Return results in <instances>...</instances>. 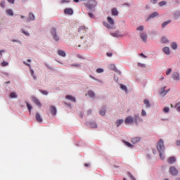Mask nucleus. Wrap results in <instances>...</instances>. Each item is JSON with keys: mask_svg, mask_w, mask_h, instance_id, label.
<instances>
[{"mask_svg": "<svg viewBox=\"0 0 180 180\" xmlns=\"http://www.w3.org/2000/svg\"><path fill=\"white\" fill-rule=\"evenodd\" d=\"M110 69L112 70V71H117V69H116V66L115 64L110 65Z\"/></svg>", "mask_w": 180, "mask_h": 180, "instance_id": "obj_26", "label": "nucleus"}, {"mask_svg": "<svg viewBox=\"0 0 180 180\" xmlns=\"http://www.w3.org/2000/svg\"><path fill=\"white\" fill-rule=\"evenodd\" d=\"M25 103H26L27 109H28V110H29V112L30 113L32 112V109H33V107H32V105H30L27 101H26Z\"/></svg>", "mask_w": 180, "mask_h": 180, "instance_id": "obj_23", "label": "nucleus"}, {"mask_svg": "<svg viewBox=\"0 0 180 180\" xmlns=\"http://www.w3.org/2000/svg\"><path fill=\"white\" fill-rule=\"evenodd\" d=\"M72 67H81V65H79V64H73V65H72Z\"/></svg>", "mask_w": 180, "mask_h": 180, "instance_id": "obj_52", "label": "nucleus"}, {"mask_svg": "<svg viewBox=\"0 0 180 180\" xmlns=\"http://www.w3.org/2000/svg\"><path fill=\"white\" fill-rule=\"evenodd\" d=\"M27 63H32V60L30 59H28Z\"/></svg>", "mask_w": 180, "mask_h": 180, "instance_id": "obj_61", "label": "nucleus"}, {"mask_svg": "<svg viewBox=\"0 0 180 180\" xmlns=\"http://www.w3.org/2000/svg\"><path fill=\"white\" fill-rule=\"evenodd\" d=\"M138 67H140L141 68H146V64L139 63Z\"/></svg>", "mask_w": 180, "mask_h": 180, "instance_id": "obj_36", "label": "nucleus"}, {"mask_svg": "<svg viewBox=\"0 0 180 180\" xmlns=\"http://www.w3.org/2000/svg\"><path fill=\"white\" fill-rule=\"evenodd\" d=\"M136 30L143 32V30H144V27L143 25L139 26L136 28Z\"/></svg>", "mask_w": 180, "mask_h": 180, "instance_id": "obj_37", "label": "nucleus"}, {"mask_svg": "<svg viewBox=\"0 0 180 180\" xmlns=\"http://www.w3.org/2000/svg\"><path fill=\"white\" fill-rule=\"evenodd\" d=\"M10 4H15V0H7Z\"/></svg>", "mask_w": 180, "mask_h": 180, "instance_id": "obj_54", "label": "nucleus"}, {"mask_svg": "<svg viewBox=\"0 0 180 180\" xmlns=\"http://www.w3.org/2000/svg\"><path fill=\"white\" fill-rule=\"evenodd\" d=\"M170 72H172V69H167V70L166 71V75H168Z\"/></svg>", "mask_w": 180, "mask_h": 180, "instance_id": "obj_46", "label": "nucleus"}, {"mask_svg": "<svg viewBox=\"0 0 180 180\" xmlns=\"http://www.w3.org/2000/svg\"><path fill=\"white\" fill-rule=\"evenodd\" d=\"M51 112L53 116L57 114V108L53 105L51 106Z\"/></svg>", "mask_w": 180, "mask_h": 180, "instance_id": "obj_15", "label": "nucleus"}, {"mask_svg": "<svg viewBox=\"0 0 180 180\" xmlns=\"http://www.w3.org/2000/svg\"><path fill=\"white\" fill-rule=\"evenodd\" d=\"M87 94L90 98H95V92L93 91H89Z\"/></svg>", "mask_w": 180, "mask_h": 180, "instance_id": "obj_21", "label": "nucleus"}, {"mask_svg": "<svg viewBox=\"0 0 180 180\" xmlns=\"http://www.w3.org/2000/svg\"><path fill=\"white\" fill-rule=\"evenodd\" d=\"M175 161H176V158H175V157H170L167 160L168 164H170V165L174 164V162H175Z\"/></svg>", "mask_w": 180, "mask_h": 180, "instance_id": "obj_13", "label": "nucleus"}, {"mask_svg": "<svg viewBox=\"0 0 180 180\" xmlns=\"http://www.w3.org/2000/svg\"><path fill=\"white\" fill-rule=\"evenodd\" d=\"M160 153V158L161 160H164L165 157H164V152H159Z\"/></svg>", "mask_w": 180, "mask_h": 180, "instance_id": "obj_42", "label": "nucleus"}, {"mask_svg": "<svg viewBox=\"0 0 180 180\" xmlns=\"http://www.w3.org/2000/svg\"><path fill=\"white\" fill-rule=\"evenodd\" d=\"M162 51L163 53H165V54H169L170 51H169V48L167 46H165V48L162 49Z\"/></svg>", "mask_w": 180, "mask_h": 180, "instance_id": "obj_18", "label": "nucleus"}, {"mask_svg": "<svg viewBox=\"0 0 180 180\" xmlns=\"http://www.w3.org/2000/svg\"><path fill=\"white\" fill-rule=\"evenodd\" d=\"M24 64H25V65H27V67H30L31 75H32V78H34V79H36V76L34 75V70H33L32 69V67L30 66V64L27 63L26 62H24Z\"/></svg>", "mask_w": 180, "mask_h": 180, "instance_id": "obj_8", "label": "nucleus"}, {"mask_svg": "<svg viewBox=\"0 0 180 180\" xmlns=\"http://www.w3.org/2000/svg\"><path fill=\"white\" fill-rule=\"evenodd\" d=\"M160 6H164V5H167V1H162L159 3Z\"/></svg>", "mask_w": 180, "mask_h": 180, "instance_id": "obj_40", "label": "nucleus"}, {"mask_svg": "<svg viewBox=\"0 0 180 180\" xmlns=\"http://www.w3.org/2000/svg\"><path fill=\"white\" fill-rule=\"evenodd\" d=\"M124 142L126 144V146H127L128 147H130V148H133V145H131V143H130L127 141H124Z\"/></svg>", "mask_w": 180, "mask_h": 180, "instance_id": "obj_38", "label": "nucleus"}, {"mask_svg": "<svg viewBox=\"0 0 180 180\" xmlns=\"http://www.w3.org/2000/svg\"><path fill=\"white\" fill-rule=\"evenodd\" d=\"M172 49H173V50H176L178 45L176 44V43L173 42L171 44Z\"/></svg>", "mask_w": 180, "mask_h": 180, "instance_id": "obj_30", "label": "nucleus"}, {"mask_svg": "<svg viewBox=\"0 0 180 180\" xmlns=\"http://www.w3.org/2000/svg\"><path fill=\"white\" fill-rule=\"evenodd\" d=\"M66 99L71 101V102H76L75 97L72 96H70V95L66 96Z\"/></svg>", "mask_w": 180, "mask_h": 180, "instance_id": "obj_16", "label": "nucleus"}, {"mask_svg": "<svg viewBox=\"0 0 180 180\" xmlns=\"http://www.w3.org/2000/svg\"><path fill=\"white\" fill-rule=\"evenodd\" d=\"M6 13H7V15H8L9 16H13V11H12L11 9H8V10H6Z\"/></svg>", "mask_w": 180, "mask_h": 180, "instance_id": "obj_28", "label": "nucleus"}, {"mask_svg": "<svg viewBox=\"0 0 180 180\" xmlns=\"http://www.w3.org/2000/svg\"><path fill=\"white\" fill-rule=\"evenodd\" d=\"M91 113H92V111L89 110V111H88V115H91Z\"/></svg>", "mask_w": 180, "mask_h": 180, "instance_id": "obj_60", "label": "nucleus"}, {"mask_svg": "<svg viewBox=\"0 0 180 180\" xmlns=\"http://www.w3.org/2000/svg\"><path fill=\"white\" fill-rule=\"evenodd\" d=\"M65 2H66L67 4H68V2H70V1H67V0H62V1H61V4H65Z\"/></svg>", "mask_w": 180, "mask_h": 180, "instance_id": "obj_53", "label": "nucleus"}, {"mask_svg": "<svg viewBox=\"0 0 180 180\" xmlns=\"http://www.w3.org/2000/svg\"><path fill=\"white\" fill-rule=\"evenodd\" d=\"M112 15H114V16H117V15L119 14V12L117 11V9L112 8Z\"/></svg>", "mask_w": 180, "mask_h": 180, "instance_id": "obj_25", "label": "nucleus"}, {"mask_svg": "<svg viewBox=\"0 0 180 180\" xmlns=\"http://www.w3.org/2000/svg\"><path fill=\"white\" fill-rule=\"evenodd\" d=\"M163 112H164L165 113H168V112H169V108H167V107L163 109Z\"/></svg>", "mask_w": 180, "mask_h": 180, "instance_id": "obj_45", "label": "nucleus"}, {"mask_svg": "<svg viewBox=\"0 0 180 180\" xmlns=\"http://www.w3.org/2000/svg\"><path fill=\"white\" fill-rule=\"evenodd\" d=\"M160 41H161V43H164V44L168 43V39H167V37H162L161 38Z\"/></svg>", "mask_w": 180, "mask_h": 180, "instance_id": "obj_24", "label": "nucleus"}, {"mask_svg": "<svg viewBox=\"0 0 180 180\" xmlns=\"http://www.w3.org/2000/svg\"><path fill=\"white\" fill-rule=\"evenodd\" d=\"M58 56H60V57H65V56H66L65 51H64L63 50L58 51Z\"/></svg>", "mask_w": 180, "mask_h": 180, "instance_id": "obj_19", "label": "nucleus"}, {"mask_svg": "<svg viewBox=\"0 0 180 180\" xmlns=\"http://www.w3.org/2000/svg\"><path fill=\"white\" fill-rule=\"evenodd\" d=\"M41 94H42L43 95H49V92H47V91L46 90H39Z\"/></svg>", "mask_w": 180, "mask_h": 180, "instance_id": "obj_39", "label": "nucleus"}, {"mask_svg": "<svg viewBox=\"0 0 180 180\" xmlns=\"http://www.w3.org/2000/svg\"><path fill=\"white\" fill-rule=\"evenodd\" d=\"M1 65L2 67H6V65H8V62L4 61L3 63H1Z\"/></svg>", "mask_w": 180, "mask_h": 180, "instance_id": "obj_48", "label": "nucleus"}, {"mask_svg": "<svg viewBox=\"0 0 180 180\" xmlns=\"http://www.w3.org/2000/svg\"><path fill=\"white\" fill-rule=\"evenodd\" d=\"M138 120H139V122H143V120L140 118L139 114H136L134 115V118L131 116H128L125 119V123L126 124H132V123H135V124H139Z\"/></svg>", "mask_w": 180, "mask_h": 180, "instance_id": "obj_1", "label": "nucleus"}, {"mask_svg": "<svg viewBox=\"0 0 180 180\" xmlns=\"http://www.w3.org/2000/svg\"><path fill=\"white\" fill-rule=\"evenodd\" d=\"M96 72H97L98 74H101V72H103V69H102V68H98V69L96 70Z\"/></svg>", "mask_w": 180, "mask_h": 180, "instance_id": "obj_43", "label": "nucleus"}, {"mask_svg": "<svg viewBox=\"0 0 180 180\" xmlns=\"http://www.w3.org/2000/svg\"><path fill=\"white\" fill-rule=\"evenodd\" d=\"M140 140H141L140 137H135L131 139V143H133V144H136V143H139Z\"/></svg>", "mask_w": 180, "mask_h": 180, "instance_id": "obj_17", "label": "nucleus"}, {"mask_svg": "<svg viewBox=\"0 0 180 180\" xmlns=\"http://www.w3.org/2000/svg\"><path fill=\"white\" fill-rule=\"evenodd\" d=\"M97 4L98 3L95 0H89L87 4V8H89V9H92L96 6Z\"/></svg>", "mask_w": 180, "mask_h": 180, "instance_id": "obj_5", "label": "nucleus"}, {"mask_svg": "<svg viewBox=\"0 0 180 180\" xmlns=\"http://www.w3.org/2000/svg\"><path fill=\"white\" fill-rule=\"evenodd\" d=\"M10 96H11V98H18V95H17L16 93H15V92L11 93V94H10Z\"/></svg>", "mask_w": 180, "mask_h": 180, "instance_id": "obj_35", "label": "nucleus"}, {"mask_svg": "<svg viewBox=\"0 0 180 180\" xmlns=\"http://www.w3.org/2000/svg\"><path fill=\"white\" fill-rule=\"evenodd\" d=\"M176 180H180V179H179V178H177V179H176Z\"/></svg>", "mask_w": 180, "mask_h": 180, "instance_id": "obj_64", "label": "nucleus"}, {"mask_svg": "<svg viewBox=\"0 0 180 180\" xmlns=\"http://www.w3.org/2000/svg\"><path fill=\"white\" fill-rule=\"evenodd\" d=\"M90 127L91 129H96V127H98V125L96 124V123L92 122L90 124Z\"/></svg>", "mask_w": 180, "mask_h": 180, "instance_id": "obj_32", "label": "nucleus"}, {"mask_svg": "<svg viewBox=\"0 0 180 180\" xmlns=\"http://www.w3.org/2000/svg\"><path fill=\"white\" fill-rule=\"evenodd\" d=\"M108 57H112V53H107Z\"/></svg>", "mask_w": 180, "mask_h": 180, "instance_id": "obj_57", "label": "nucleus"}, {"mask_svg": "<svg viewBox=\"0 0 180 180\" xmlns=\"http://www.w3.org/2000/svg\"><path fill=\"white\" fill-rule=\"evenodd\" d=\"M5 84H11V82L10 81L6 82Z\"/></svg>", "mask_w": 180, "mask_h": 180, "instance_id": "obj_63", "label": "nucleus"}, {"mask_svg": "<svg viewBox=\"0 0 180 180\" xmlns=\"http://www.w3.org/2000/svg\"><path fill=\"white\" fill-rule=\"evenodd\" d=\"M89 163H86V164H85V167H89Z\"/></svg>", "mask_w": 180, "mask_h": 180, "instance_id": "obj_59", "label": "nucleus"}, {"mask_svg": "<svg viewBox=\"0 0 180 180\" xmlns=\"http://www.w3.org/2000/svg\"><path fill=\"white\" fill-rule=\"evenodd\" d=\"M64 13H65V15H72V13H74V11L72 8H65L64 10Z\"/></svg>", "mask_w": 180, "mask_h": 180, "instance_id": "obj_11", "label": "nucleus"}, {"mask_svg": "<svg viewBox=\"0 0 180 180\" xmlns=\"http://www.w3.org/2000/svg\"><path fill=\"white\" fill-rule=\"evenodd\" d=\"M32 102L35 103V105H37V106H39V108H41V103H40V101L36 98V97H32Z\"/></svg>", "mask_w": 180, "mask_h": 180, "instance_id": "obj_7", "label": "nucleus"}, {"mask_svg": "<svg viewBox=\"0 0 180 180\" xmlns=\"http://www.w3.org/2000/svg\"><path fill=\"white\" fill-rule=\"evenodd\" d=\"M88 30V28H86L85 26H80L78 29L79 33H86Z\"/></svg>", "mask_w": 180, "mask_h": 180, "instance_id": "obj_9", "label": "nucleus"}, {"mask_svg": "<svg viewBox=\"0 0 180 180\" xmlns=\"http://www.w3.org/2000/svg\"><path fill=\"white\" fill-rule=\"evenodd\" d=\"M143 103L144 105H146V108H150V102L148 101V100L145 99L143 100Z\"/></svg>", "mask_w": 180, "mask_h": 180, "instance_id": "obj_27", "label": "nucleus"}, {"mask_svg": "<svg viewBox=\"0 0 180 180\" xmlns=\"http://www.w3.org/2000/svg\"><path fill=\"white\" fill-rule=\"evenodd\" d=\"M105 114H106V111L105 110L100 111V115H101V116H105Z\"/></svg>", "mask_w": 180, "mask_h": 180, "instance_id": "obj_47", "label": "nucleus"}, {"mask_svg": "<svg viewBox=\"0 0 180 180\" xmlns=\"http://www.w3.org/2000/svg\"><path fill=\"white\" fill-rule=\"evenodd\" d=\"M46 67H47V68H49V70H51V68H50V66H49V65H46Z\"/></svg>", "mask_w": 180, "mask_h": 180, "instance_id": "obj_62", "label": "nucleus"}, {"mask_svg": "<svg viewBox=\"0 0 180 180\" xmlns=\"http://www.w3.org/2000/svg\"><path fill=\"white\" fill-rule=\"evenodd\" d=\"M0 5H1V8H5V1H1Z\"/></svg>", "mask_w": 180, "mask_h": 180, "instance_id": "obj_50", "label": "nucleus"}, {"mask_svg": "<svg viewBox=\"0 0 180 180\" xmlns=\"http://www.w3.org/2000/svg\"><path fill=\"white\" fill-rule=\"evenodd\" d=\"M128 175L131 180H136V179L134 178V176H133V174H131V173H128Z\"/></svg>", "mask_w": 180, "mask_h": 180, "instance_id": "obj_41", "label": "nucleus"}, {"mask_svg": "<svg viewBox=\"0 0 180 180\" xmlns=\"http://www.w3.org/2000/svg\"><path fill=\"white\" fill-rule=\"evenodd\" d=\"M107 20L109 24H108L105 22H103L104 26L108 29H112V27H113V25H115V20H113V18H112L111 17H108Z\"/></svg>", "mask_w": 180, "mask_h": 180, "instance_id": "obj_2", "label": "nucleus"}, {"mask_svg": "<svg viewBox=\"0 0 180 180\" xmlns=\"http://www.w3.org/2000/svg\"><path fill=\"white\" fill-rule=\"evenodd\" d=\"M29 19L30 20H34V15H33L32 13H30Z\"/></svg>", "mask_w": 180, "mask_h": 180, "instance_id": "obj_34", "label": "nucleus"}, {"mask_svg": "<svg viewBox=\"0 0 180 180\" xmlns=\"http://www.w3.org/2000/svg\"><path fill=\"white\" fill-rule=\"evenodd\" d=\"M139 56H141V57H143V58H147V56H146V55H144V53H141V54H139Z\"/></svg>", "mask_w": 180, "mask_h": 180, "instance_id": "obj_55", "label": "nucleus"}, {"mask_svg": "<svg viewBox=\"0 0 180 180\" xmlns=\"http://www.w3.org/2000/svg\"><path fill=\"white\" fill-rule=\"evenodd\" d=\"M141 39L143 40V41L147 43V34H146L145 32H141Z\"/></svg>", "mask_w": 180, "mask_h": 180, "instance_id": "obj_12", "label": "nucleus"}, {"mask_svg": "<svg viewBox=\"0 0 180 180\" xmlns=\"http://www.w3.org/2000/svg\"><path fill=\"white\" fill-rule=\"evenodd\" d=\"M169 172V174H171V175H173V176H176V175H178L179 173L178 169H176V168L174 166L170 167Z\"/></svg>", "mask_w": 180, "mask_h": 180, "instance_id": "obj_6", "label": "nucleus"}, {"mask_svg": "<svg viewBox=\"0 0 180 180\" xmlns=\"http://www.w3.org/2000/svg\"><path fill=\"white\" fill-rule=\"evenodd\" d=\"M36 120L39 123H41V122H43V119L41 118V116L40 115V114L39 112H37L36 114Z\"/></svg>", "mask_w": 180, "mask_h": 180, "instance_id": "obj_14", "label": "nucleus"}, {"mask_svg": "<svg viewBox=\"0 0 180 180\" xmlns=\"http://www.w3.org/2000/svg\"><path fill=\"white\" fill-rule=\"evenodd\" d=\"M112 34L114 36V37H117L118 36L117 32L112 33Z\"/></svg>", "mask_w": 180, "mask_h": 180, "instance_id": "obj_56", "label": "nucleus"}, {"mask_svg": "<svg viewBox=\"0 0 180 180\" xmlns=\"http://www.w3.org/2000/svg\"><path fill=\"white\" fill-rule=\"evenodd\" d=\"M166 94H168V91H165V87H163L162 91H160V95H162V96H165Z\"/></svg>", "mask_w": 180, "mask_h": 180, "instance_id": "obj_22", "label": "nucleus"}, {"mask_svg": "<svg viewBox=\"0 0 180 180\" xmlns=\"http://www.w3.org/2000/svg\"><path fill=\"white\" fill-rule=\"evenodd\" d=\"M172 78L173 79H174V81H179L180 79L179 74L176 72H174L172 74Z\"/></svg>", "mask_w": 180, "mask_h": 180, "instance_id": "obj_10", "label": "nucleus"}, {"mask_svg": "<svg viewBox=\"0 0 180 180\" xmlns=\"http://www.w3.org/2000/svg\"><path fill=\"white\" fill-rule=\"evenodd\" d=\"M89 18H91V19H94V14H93V13H89Z\"/></svg>", "mask_w": 180, "mask_h": 180, "instance_id": "obj_51", "label": "nucleus"}, {"mask_svg": "<svg viewBox=\"0 0 180 180\" xmlns=\"http://www.w3.org/2000/svg\"><path fill=\"white\" fill-rule=\"evenodd\" d=\"M120 88L124 92H127V87L123 84H120Z\"/></svg>", "mask_w": 180, "mask_h": 180, "instance_id": "obj_31", "label": "nucleus"}, {"mask_svg": "<svg viewBox=\"0 0 180 180\" xmlns=\"http://www.w3.org/2000/svg\"><path fill=\"white\" fill-rule=\"evenodd\" d=\"M51 33L53 37V40H56V41H58L60 40V37H58V35H57V30L56 28H52L51 30Z\"/></svg>", "mask_w": 180, "mask_h": 180, "instance_id": "obj_4", "label": "nucleus"}, {"mask_svg": "<svg viewBox=\"0 0 180 180\" xmlns=\"http://www.w3.org/2000/svg\"><path fill=\"white\" fill-rule=\"evenodd\" d=\"M171 22V20H168L166 22H164L162 25V27H165V26H167V25H169V23Z\"/></svg>", "mask_w": 180, "mask_h": 180, "instance_id": "obj_33", "label": "nucleus"}, {"mask_svg": "<svg viewBox=\"0 0 180 180\" xmlns=\"http://www.w3.org/2000/svg\"><path fill=\"white\" fill-rule=\"evenodd\" d=\"M123 122H124V120H117L116 121L117 127H119V126H120V124H122V123H123Z\"/></svg>", "mask_w": 180, "mask_h": 180, "instance_id": "obj_29", "label": "nucleus"}, {"mask_svg": "<svg viewBox=\"0 0 180 180\" xmlns=\"http://www.w3.org/2000/svg\"><path fill=\"white\" fill-rule=\"evenodd\" d=\"M141 115H142V116H146V115H147V112H146V110H142Z\"/></svg>", "mask_w": 180, "mask_h": 180, "instance_id": "obj_49", "label": "nucleus"}, {"mask_svg": "<svg viewBox=\"0 0 180 180\" xmlns=\"http://www.w3.org/2000/svg\"><path fill=\"white\" fill-rule=\"evenodd\" d=\"M157 16H158V12H154V13H153L149 16V18H148L147 20H150V19H151V18H155V17H157Z\"/></svg>", "mask_w": 180, "mask_h": 180, "instance_id": "obj_20", "label": "nucleus"}, {"mask_svg": "<svg viewBox=\"0 0 180 180\" xmlns=\"http://www.w3.org/2000/svg\"><path fill=\"white\" fill-rule=\"evenodd\" d=\"M21 33H22V34H25V36H30L29 32L25 31L24 30H22Z\"/></svg>", "mask_w": 180, "mask_h": 180, "instance_id": "obj_44", "label": "nucleus"}, {"mask_svg": "<svg viewBox=\"0 0 180 180\" xmlns=\"http://www.w3.org/2000/svg\"><path fill=\"white\" fill-rule=\"evenodd\" d=\"M157 150L159 153H164L165 146H164V141L162 139H160L159 142L158 143Z\"/></svg>", "mask_w": 180, "mask_h": 180, "instance_id": "obj_3", "label": "nucleus"}, {"mask_svg": "<svg viewBox=\"0 0 180 180\" xmlns=\"http://www.w3.org/2000/svg\"><path fill=\"white\" fill-rule=\"evenodd\" d=\"M0 53H1V56H2V53H5V50H1Z\"/></svg>", "mask_w": 180, "mask_h": 180, "instance_id": "obj_58", "label": "nucleus"}]
</instances>
